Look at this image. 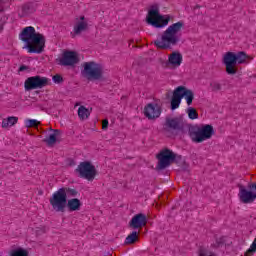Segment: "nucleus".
Here are the masks:
<instances>
[{
	"instance_id": "f257e3e1",
	"label": "nucleus",
	"mask_w": 256,
	"mask_h": 256,
	"mask_svg": "<svg viewBox=\"0 0 256 256\" xmlns=\"http://www.w3.org/2000/svg\"><path fill=\"white\" fill-rule=\"evenodd\" d=\"M19 39L24 43L23 49H26L27 53H36L37 55L45 51V36L33 26H27L23 28L19 34Z\"/></svg>"
},
{
	"instance_id": "f03ea898",
	"label": "nucleus",
	"mask_w": 256,
	"mask_h": 256,
	"mask_svg": "<svg viewBox=\"0 0 256 256\" xmlns=\"http://www.w3.org/2000/svg\"><path fill=\"white\" fill-rule=\"evenodd\" d=\"M185 24L181 21L170 25L161 35L154 41L158 49H171L173 45L179 43L178 33H181Z\"/></svg>"
},
{
	"instance_id": "7ed1b4c3",
	"label": "nucleus",
	"mask_w": 256,
	"mask_h": 256,
	"mask_svg": "<svg viewBox=\"0 0 256 256\" xmlns=\"http://www.w3.org/2000/svg\"><path fill=\"white\" fill-rule=\"evenodd\" d=\"M249 61H251V57L245 52H227L223 56V63L228 75L237 74V65H243V63H249Z\"/></svg>"
},
{
	"instance_id": "20e7f679",
	"label": "nucleus",
	"mask_w": 256,
	"mask_h": 256,
	"mask_svg": "<svg viewBox=\"0 0 256 256\" xmlns=\"http://www.w3.org/2000/svg\"><path fill=\"white\" fill-rule=\"evenodd\" d=\"M169 21H171V15H162L159 12V4H153L150 6L146 16V22L148 25L161 29L163 27H167L169 25Z\"/></svg>"
},
{
	"instance_id": "39448f33",
	"label": "nucleus",
	"mask_w": 256,
	"mask_h": 256,
	"mask_svg": "<svg viewBox=\"0 0 256 256\" xmlns=\"http://www.w3.org/2000/svg\"><path fill=\"white\" fill-rule=\"evenodd\" d=\"M76 175L80 177V179H85L86 181H95L97 175H99V171L97 170V166L92 161L84 160L78 164L75 169Z\"/></svg>"
},
{
	"instance_id": "423d86ee",
	"label": "nucleus",
	"mask_w": 256,
	"mask_h": 256,
	"mask_svg": "<svg viewBox=\"0 0 256 256\" xmlns=\"http://www.w3.org/2000/svg\"><path fill=\"white\" fill-rule=\"evenodd\" d=\"M215 135V128L210 124H202L196 127L191 133L190 137L194 143H203L209 141Z\"/></svg>"
},
{
	"instance_id": "0eeeda50",
	"label": "nucleus",
	"mask_w": 256,
	"mask_h": 256,
	"mask_svg": "<svg viewBox=\"0 0 256 256\" xmlns=\"http://www.w3.org/2000/svg\"><path fill=\"white\" fill-rule=\"evenodd\" d=\"M50 205L57 213H65L67 208V189L60 188L50 197Z\"/></svg>"
},
{
	"instance_id": "6e6552de",
	"label": "nucleus",
	"mask_w": 256,
	"mask_h": 256,
	"mask_svg": "<svg viewBox=\"0 0 256 256\" xmlns=\"http://www.w3.org/2000/svg\"><path fill=\"white\" fill-rule=\"evenodd\" d=\"M83 68V75L86 79H101V76L103 75V67L95 62H85Z\"/></svg>"
},
{
	"instance_id": "1a4fd4ad",
	"label": "nucleus",
	"mask_w": 256,
	"mask_h": 256,
	"mask_svg": "<svg viewBox=\"0 0 256 256\" xmlns=\"http://www.w3.org/2000/svg\"><path fill=\"white\" fill-rule=\"evenodd\" d=\"M238 197L242 203H253L256 199V184H251L248 188L241 186Z\"/></svg>"
},
{
	"instance_id": "9d476101",
	"label": "nucleus",
	"mask_w": 256,
	"mask_h": 256,
	"mask_svg": "<svg viewBox=\"0 0 256 256\" xmlns=\"http://www.w3.org/2000/svg\"><path fill=\"white\" fill-rule=\"evenodd\" d=\"M161 105L157 103H148L143 109V115L149 121H155V119H159L162 113Z\"/></svg>"
},
{
	"instance_id": "9b49d317",
	"label": "nucleus",
	"mask_w": 256,
	"mask_h": 256,
	"mask_svg": "<svg viewBox=\"0 0 256 256\" xmlns=\"http://www.w3.org/2000/svg\"><path fill=\"white\" fill-rule=\"evenodd\" d=\"M48 80L41 76H32L25 80L24 87L26 91H33V89H42L47 85Z\"/></svg>"
},
{
	"instance_id": "f8f14e48",
	"label": "nucleus",
	"mask_w": 256,
	"mask_h": 256,
	"mask_svg": "<svg viewBox=\"0 0 256 256\" xmlns=\"http://www.w3.org/2000/svg\"><path fill=\"white\" fill-rule=\"evenodd\" d=\"M79 61V53H77L76 51H64L62 55L58 58L59 64L64 66L77 65Z\"/></svg>"
},
{
	"instance_id": "ddd939ff",
	"label": "nucleus",
	"mask_w": 256,
	"mask_h": 256,
	"mask_svg": "<svg viewBox=\"0 0 256 256\" xmlns=\"http://www.w3.org/2000/svg\"><path fill=\"white\" fill-rule=\"evenodd\" d=\"M89 28V22L84 15H80L76 17L73 21V30L71 32L72 37H77V35H81L83 31H87Z\"/></svg>"
},
{
	"instance_id": "4468645a",
	"label": "nucleus",
	"mask_w": 256,
	"mask_h": 256,
	"mask_svg": "<svg viewBox=\"0 0 256 256\" xmlns=\"http://www.w3.org/2000/svg\"><path fill=\"white\" fill-rule=\"evenodd\" d=\"M157 159L159 161V168L165 169V167H169L175 161V153L169 149H164L157 155Z\"/></svg>"
},
{
	"instance_id": "2eb2a0df",
	"label": "nucleus",
	"mask_w": 256,
	"mask_h": 256,
	"mask_svg": "<svg viewBox=\"0 0 256 256\" xmlns=\"http://www.w3.org/2000/svg\"><path fill=\"white\" fill-rule=\"evenodd\" d=\"M176 90V95L180 96V99H185L188 107L190 105H193V99H195V94L193 91L185 86H178L175 88Z\"/></svg>"
},
{
	"instance_id": "dca6fc26",
	"label": "nucleus",
	"mask_w": 256,
	"mask_h": 256,
	"mask_svg": "<svg viewBox=\"0 0 256 256\" xmlns=\"http://www.w3.org/2000/svg\"><path fill=\"white\" fill-rule=\"evenodd\" d=\"M183 63V54L179 51H174L168 55L167 65L170 69H179Z\"/></svg>"
},
{
	"instance_id": "f3484780",
	"label": "nucleus",
	"mask_w": 256,
	"mask_h": 256,
	"mask_svg": "<svg viewBox=\"0 0 256 256\" xmlns=\"http://www.w3.org/2000/svg\"><path fill=\"white\" fill-rule=\"evenodd\" d=\"M147 225V216L145 214H136L130 221V227L132 229H141Z\"/></svg>"
},
{
	"instance_id": "a211bd4d",
	"label": "nucleus",
	"mask_w": 256,
	"mask_h": 256,
	"mask_svg": "<svg viewBox=\"0 0 256 256\" xmlns=\"http://www.w3.org/2000/svg\"><path fill=\"white\" fill-rule=\"evenodd\" d=\"M66 207L68 211H81V207H83V203L79 200V198H71L68 201L66 200Z\"/></svg>"
},
{
	"instance_id": "6ab92c4d",
	"label": "nucleus",
	"mask_w": 256,
	"mask_h": 256,
	"mask_svg": "<svg viewBox=\"0 0 256 256\" xmlns=\"http://www.w3.org/2000/svg\"><path fill=\"white\" fill-rule=\"evenodd\" d=\"M19 121L18 117L10 116L7 118H4L2 120V128L3 129H11L14 125H17V122Z\"/></svg>"
},
{
	"instance_id": "aec40b11",
	"label": "nucleus",
	"mask_w": 256,
	"mask_h": 256,
	"mask_svg": "<svg viewBox=\"0 0 256 256\" xmlns=\"http://www.w3.org/2000/svg\"><path fill=\"white\" fill-rule=\"evenodd\" d=\"M57 137H59V131L51 129L44 141L47 145H55Z\"/></svg>"
},
{
	"instance_id": "412c9836",
	"label": "nucleus",
	"mask_w": 256,
	"mask_h": 256,
	"mask_svg": "<svg viewBox=\"0 0 256 256\" xmlns=\"http://www.w3.org/2000/svg\"><path fill=\"white\" fill-rule=\"evenodd\" d=\"M8 256H29V249L17 247L10 250Z\"/></svg>"
},
{
	"instance_id": "4be33fe9",
	"label": "nucleus",
	"mask_w": 256,
	"mask_h": 256,
	"mask_svg": "<svg viewBox=\"0 0 256 256\" xmlns=\"http://www.w3.org/2000/svg\"><path fill=\"white\" fill-rule=\"evenodd\" d=\"M170 129H181L183 127V120L181 118H174L167 121Z\"/></svg>"
},
{
	"instance_id": "5701e85b",
	"label": "nucleus",
	"mask_w": 256,
	"mask_h": 256,
	"mask_svg": "<svg viewBox=\"0 0 256 256\" xmlns=\"http://www.w3.org/2000/svg\"><path fill=\"white\" fill-rule=\"evenodd\" d=\"M181 105V97L179 95H176V90L173 91V97L171 100V109L172 111H175V109H179V106Z\"/></svg>"
},
{
	"instance_id": "b1692460",
	"label": "nucleus",
	"mask_w": 256,
	"mask_h": 256,
	"mask_svg": "<svg viewBox=\"0 0 256 256\" xmlns=\"http://www.w3.org/2000/svg\"><path fill=\"white\" fill-rule=\"evenodd\" d=\"M89 115H91V112L85 106H80L78 108V117L82 121H85V119H89Z\"/></svg>"
},
{
	"instance_id": "393cba45",
	"label": "nucleus",
	"mask_w": 256,
	"mask_h": 256,
	"mask_svg": "<svg viewBox=\"0 0 256 256\" xmlns=\"http://www.w3.org/2000/svg\"><path fill=\"white\" fill-rule=\"evenodd\" d=\"M139 239V234L137 232H132L130 235L126 237L125 243L126 245H133Z\"/></svg>"
},
{
	"instance_id": "a878e982",
	"label": "nucleus",
	"mask_w": 256,
	"mask_h": 256,
	"mask_svg": "<svg viewBox=\"0 0 256 256\" xmlns=\"http://www.w3.org/2000/svg\"><path fill=\"white\" fill-rule=\"evenodd\" d=\"M24 125L29 129L31 127H39L41 122H39L37 119H26L24 120Z\"/></svg>"
},
{
	"instance_id": "bb28decb",
	"label": "nucleus",
	"mask_w": 256,
	"mask_h": 256,
	"mask_svg": "<svg viewBox=\"0 0 256 256\" xmlns=\"http://www.w3.org/2000/svg\"><path fill=\"white\" fill-rule=\"evenodd\" d=\"M186 113L189 119H192V120L199 119V114L197 113V110L193 107L187 108Z\"/></svg>"
},
{
	"instance_id": "cd10ccee",
	"label": "nucleus",
	"mask_w": 256,
	"mask_h": 256,
	"mask_svg": "<svg viewBox=\"0 0 256 256\" xmlns=\"http://www.w3.org/2000/svg\"><path fill=\"white\" fill-rule=\"evenodd\" d=\"M256 252V238L253 240L252 244L250 245L249 249L246 252V255H253Z\"/></svg>"
},
{
	"instance_id": "c85d7f7f",
	"label": "nucleus",
	"mask_w": 256,
	"mask_h": 256,
	"mask_svg": "<svg viewBox=\"0 0 256 256\" xmlns=\"http://www.w3.org/2000/svg\"><path fill=\"white\" fill-rule=\"evenodd\" d=\"M33 233H35L36 237H39L40 235H43L45 233V229L38 227L35 229H32Z\"/></svg>"
},
{
	"instance_id": "c756f323",
	"label": "nucleus",
	"mask_w": 256,
	"mask_h": 256,
	"mask_svg": "<svg viewBox=\"0 0 256 256\" xmlns=\"http://www.w3.org/2000/svg\"><path fill=\"white\" fill-rule=\"evenodd\" d=\"M62 189H66L67 193H69L72 197H77V190L68 187H62Z\"/></svg>"
},
{
	"instance_id": "7c9ffc66",
	"label": "nucleus",
	"mask_w": 256,
	"mask_h": 256,
	"mask_svg": "<svg viewBox=\"0 0 256 256\" xmlns=\"http://www.w3.org/2000/svg\"><path fill=\"white\" fill-rule=\"evenodd\" d=\"M199 256H213V253L207 249H201Z\"/></svg>"
},
{
	"instance_id": "2f4dec72",
	"label": "nucleus",
	"mask_w": 256,
	"mask_h": 256,
	"mask_svg": "<svg viewBox=\"0 0 256 256\" xmlns=\"http://www.w3.org/2000/svg\"><path fill=\"white\" fill-rule=\"evenodd\" d=\"M53 81L54 83H61V81H63V78L59 75H55L53 76Z\"/></svg>"
},
{
	"instance_id": "473e14b6",
	"label": "nucleus",
	"mask_w": 256,
	"mask_h": 256,
	"mask_svg": "<svg viewBox=\"0 0 256 256\" xmlns=\"http://www.w3.org/2000/svg\"><path fill=\"white\" fill-rule=\"evenodd\" d=\"M108 126H109V121L108 120H103L102 121V129H107Z\"/></svg>"
},
{
	"instance_id": "72a5a7b5",
	"label": "nucleus",
	"mask_w": 256,
	"mask_h": 256,
	"mask_svg": "<svg viewBox=\"0 0 256 256\" xmlns=\"http://www.w3.org/2000/svg\"><path fill=\"white\" fill-rule=\"evenodd\" d=\"M28 69H29L28 66L23 65V66H20L19 71H27Z\"/></svg>"
}]
</instances>
